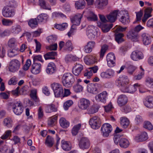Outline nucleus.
<instances>
[{"instance_id":"f257e3e1","label":"nucleus","mask_w":153,"mask_h":153,"mask_svg":"<svg viewBox=\"0 0 153 153\" xmlns=\"http://www.w3.org/2000/svg\"><path fill=\"white\" fill-rule=\"evenodd\" d=\"M74 81V75L69 73L65 74L62 79V82L63 86L66 88L71 87Z\"/></svg>"},{"instance_id":"f03ea898","label":"nucleus","mask_w":153,"mask_h":153,"mask_svg":"<svg viewBox=\"0 0 153 153\" xmlns=\"http://www.w3.org/2000/svg\"><path fill=\"white\" fill-rule=\"evenodd\" d=\"M56 97H58L62 96L63 90L62 85L58 83L54 82L51 85Z\"/></svg>"},{"instance_id":"7ed1b4c3","label":"nucleus","mask_w":153,"mask_h":153,"mask_svg":"<svg viewBox=\"0 0 153 153\" xmlns=\"http://www.w3.org/2000/svg\"><path fill=\"white\" fill-rule=\"evenodd\" d=\"M21 65L20 62L16 59L11 60L10 62L8 67L9 71L14 73L18 71Z\"/></svg>"},{"instance_id":"20e7f679","label":"nucleus","mask_w":153,"mask_h":153,"mask_svg":"<svg viewBox=\"0 0 153 153\" xmlns=\"http://www.w3.org/2000/svg\"><path fill=\"white\" fill-rule=\"evenodd\" d=\"M12 108L14 113L16 115H20L23 112L24 107L22 104L19 101L12 105Z\"/></svg>"},{"instance_id":"39448f33","label":"nucleus","mask_w":153,"mask_h":153,"mask_svg":"<svg viewBox=\"0 0 153 153\" xmlns=\"http://www.w3.org/2000/svg\"><path fill=\"white\" fill-rule=\"evenodd\" d=\"M15 13L14 10L8 6L4 7L2 10V14L5 17H13L14 16Z\"/></svg>"},{"instance_id":"423d86ee","label":"nucleus","mask_w":153,"mask_h":153,"mask_svg":"<svg viewBox=\"0 0 153 153\" xmlns=\"http://www.w3.org/2000/svg\"><path fill=\"white\" fill-rule=\"evenodd\" d=\"M101 122L100 118L97 116H94L91 118L89 124L91 128L94 129H98L100 126Z\"/></svg>"},{"instance_id":"0eeeda50","label":"nucleus","mask_w":153,"mask_h":153,"mask_svg":"<svg viewBox=\"0 0 153 153\" xmlns=\"http://www.w3.org/2000/svg\"><path fill=\"white\" fill-rule=\"evenodd\" d=\"M100 85L97 83H91L88 85L87 90L88 92L96 94L100 92Z\"/></svg>"},{"instance_id":"6e6552de","label":"nucleus","mask_w":153,"mask_h":153,"mask_svg":"<svg viewBox=\"0 0 153 153\" xmlns=\"http://www.w3.org/2000/svg\"><path fill=\"white\" fill-rule=\"evenodd\" d=\"M90 146V141L87 137H82L79 141V146L80 149L83 150L88 149Z\"/></svg>"},{"instance_id":"1a4fd4ad","label":"nucleus","mask_w":153,"mask_h":153,"mask_svg":"<svg viewBox=\"0 0 153 153\" xmlns=\"http://www.w3.org/2000/svg\"><path fill=\"white\" fill-rule=\"evenodd\" d=\"M112 130L111 126L109 123L104 124L101 128V131L103 136L107 137Z\"/></svg>"},{"instance_id":"9d476101","label":"nucleus","mask_w":153,"mask_h":153,"mask_svg":"<svg viewBox=\"0 0 153 153\" xmlns=\"http://www.w3.org/2000/svg\"><path fill=\"white\" fill-rule=\"evenodd\" d=\"M83 68L84 67L82 64L76 62L72 68V73L75 76H78L80 74Z\"/></svg>"},{"instance_id":"9b49d317","label":"nucleus","mask_w":153,"mask_h":153,"mask_svg":"<svg viewBox=\"0 0 153 153\" xmlns=\"http://www.w3.org/2000/svg\"><path fill=\"white\" fill-rule=\"evenodd\" d=\"M114 75V71L111 69H109L105 71L102 72L100 75L102 78L106 79L112 78Z\"/></svg>"},{"instance_id":"f8f14e48","label":"nucleus","mask_w":153,"mask_h":153,"mask_svg":"<svg viewBox=\"0 0 153 153\" xmlns=\"http://www.w3.org/2000/svg\"><path fill=\"white\" fill-rule=\"evenodd\" d=\"M108 96V93L106 91H104L95 97V100L98 102H101L103 103L106 102Z\"/></svg>"},{"instance_id":"ddd939ff","label":"nucleus","mask_w":153,"mask_h":153,"mask_svg":"<svg viewBox=\"0 0 153 153\" xmlns=\"http://www.w3.org/2000/svg\"><path fill=\"white\" fill-rule=\"evenodd\" d=\"M106 59L108 66L112 67L115 65V57L113 53H108L106 56Z\"/></svg>"},{"instance_id":"4468645a","label":"nucleus","mask_w":153,"mask_h":153,"mask_svg":"<svg viewBox=\"0 0 153 153\" xmlns=\"http://www.w3.org/2000/svg\"><path fill=\"white\" fill-rule=\"evenodd\" d=\"M144 27L141 25H139L136 26L134 28V30H131V35L132 37V40L133 41H137V32L143 29Z\"/></svg>"},{"instance_id":"2eb2a0df","label":"nucleus","mask_w":153,"mask_h":153,"mask_svg":"<svg viewBox=\"0 0 153 153\" xmlns=\"http://www.w3.org/2000/svg\"><path fill=\"white\" fill-rule=\"evenodd\" d=\"M56 71V68L54 63L50 62L48 64L46 69V72L48 74L51 75L54 74Z\"/></svg>"},{"instance_id":"dca6fc26","label":"nucleus","mask_w":153,"mask_h":153,"mask_svg":"<svg viewBox=\"0 0 153 153\" xmlns=\"http://www.w3.org/2000/svg\"><path fill=\"white\" fill-rule=\"evenodd\" d=\"M131 57L132 60L136 61L142 59L143 58V55L141 52L136 51L132 53Z\"/></svg>"},{"instance_id":"f3484780","label":"nucleus","mask_w":153,"mask_h":153,"mask_svg":"<svg viewBox=\"0 0 153 153\" xmlns=\"http://www.w3.org/2000/svg\"><path fill=\"white\" fill-rule=\"evenodd\" d=\"M142 41L143 44L145 45L150 44L152 42L151 36L147 33H143L141 35Z\"/></svg>"},{"instance_id":"a211bd4d","label":"nucleus","mask_w":153,"mask_h":153,"mask_svg":"<svg viewBox=\"0 0 153 153\" xmlns=\"http://www.w3.org/2000/svg\"><path fill=\"white\" fill-rule=\"evenodd\" d=\"M152 9L151 7H148L145 9L144 10V14L142 19V22L143 23H145L147 20L152 16L151 13Z\"/></svg>"},{"instance_id":"6ab92c4d","label":"nucleus","mask_w":153,"mask_h":153,"mask_svg":"<svg viewBox=\"0 0 153 153\" xmlns=\"http://www.w3.org/2000/svg\"><path fill=\"white\" fill-rule=\"evenodd\" d=\"M90 100L85 98H83L80 100L79 108L82 110L86 109L90 105Z\"/></svg>"},{"instance_id":"aec40b11","label":"nucleus","mask_w":153,"mask_h":153,"mask_svg":"<svg viewBox=\"0 0 153 153\" xmlns=\"http://www.w3.org/2000/svg\"><path fill=\"white\" fill-rule=\"evenodd\" d=\"M82 17V14L80 13H77L74 16L71 17V21L74 24L78 25L80 23Z\"/></svg>"},{"instance_id":"412c9836","label":"nucleus","mask_w":153,"mask_h":153,"mask_svg":"<svg viewBox=\"0 0 153 153\" xmlns=\"http://www.w3.org/2000/svg\"><path fill=\"white\" fill-rule=\"evenodd\" d=\"M129 80L128 77L123 75L120 77L116 81L117 85L118 86L124 84L128 83Z\"/></svg>"},{"instance_id":"4be33fe9","label":"nucleus","mask_w":153,"mask_h":153,"mask_svg":"<svg viewBox=\"0 0 153 153\" xmlns=\"http://www.w3.org/2000/svg\"><path fill=\"white\" fill-rule=\"evenodd\" d=\"M120 12L117 10H115L107 16L108 21L111 22H114L117 19V16Z\"/></svg>"},{"instance_id":"5701e85b","label":"nucleus","mask_w":153,"mask_h":153,"mask_svg":"<svg viewBox=\"0 0 153 153\" xmlns=\"http://www.w3.org/2000/svg\"><path fill=\"white\" fill-rule=\"evenodd\" d=\"M108 4V0H96L95 5L97 8L103 9Z\"/></svg>"},{"instance_id":"b1692460","label":"nucleus","mask_w":153,"mask_h":153,"mask_svg":"<svg viewBox=\"0 0 153 153\" xmlns=\"http://www.w3.org/2000/svg\"><path fill=\"white\" fill-rule=\"evenodd\" d=\"M128 102V98L124 94L119 95L117 98V103L120 106H123L126 105Z\"/></svg>"},{"instance_id":"393cba45","label":"nucleus","mask_w":153,"mask_h":153,"mask_svg":"<svg viewBox=\"0 0 153 153\" xmlns=\"http://www.w3.org/2000/svg\"><path fill=\"white\" fill-rule=\"evenodd\" d=\"M41 65L40 63L34 62L31 66V72L33 74H36L40 71Z\"/></svg>"},{"instance_id":"a878e982","label":"nucleus","mask_w":153,"mask_h":153,"mask_svg":"<svg viewBox=\"0 0 153 153\" xmlns=\"http://www.w3.org/2000/svg\"><path fill=\"white\" fill-rule=\"evenodd\" d=\"M148 139L147 134L146 132L137 134L135 137V140L137 142H140L146 140Z\"/></svg>"},{"instance_id":"bb28decb","label":"nucleus","mask_w":153,"mask_h":153,"mask_svg":"<svg viewBox=\"0 0 153 153\" xmlns=\"http://www.w3.org/2000/svg\"><path fill=\"white\" fill-rule=\"evenodd\" d=\"M145 105L148 108H151L153 107V97L147 96L143 101Z\"/></svg>"},{"instance_id":"cd10ccee","label":"nucleus","mask_w":153,"mask_h":153,"mask_svg":"<svg viewBox=\"0 0 153 153\" xmlns=\"http://www.w3.org/2000/svg\"><path fill=\"white\" fill-rule=\"evenodd\" d=\"M101 23L97 22V26L101 28L102 31L104 33L108 32L112 27V25L111 24L108 25L106 23L102 24Z\"/></svg>"},{"instance_id":"c85d7f7f","label":"nucleus","mask_w":153,"mask_h":153,"mask_svg":"<svg viewBox=\"0 0 153 153\" xmlns=\"http://www.w3.org/2000/svg\"><path fill=\"white\" fill-rule=\"evenodd\" d=\"M39 4L41 8L44 10H51L50 5L46 2V0H39Z\"/></svg>"},{"instance_id":"c756f323","label":"nucleus","mask_w":153,"mask_h":153,"mask_svg":"<svg viewBox=\"0 0 153 153\" xmlns=\"http://www.w3.org/2000/svg\"><path fill=\"white\" fill-rule=\"evenodd\" d=\"M84 62L87 65L93 64L96 62L95 57L92 55H87L84 58Z\"/></svg>"},{"instance_id":"7c9ffc66","label":"nucleus","mask_w":153,"mask_h":153,"mask_svg":"<svg viewBox=\"0 0 153 153\" xmlns=\"http://www.w3.org/2000/svg\"><path fill=\"white\" fill-rule=\"evenodd\" d=\"M45 111L46 113H51L52 112L56 111H57V109L54 105L51 104L47 105L45 108Z\"/></svg>"},{"instance_id":"2f4dec72","label":"nucleus","mask_w":153,"mask_h":153,"mask_svg":"<svg viewBox=\"0 0 153 153\" xmlns=\"http://www.w3.org/2000/svg\"><path fill=\"white\" fill-rule=\"evenodd\" d=\"M119 143L120 146L124 148H127L130 144L128 140L125 138H121L119 141Z\"/></svg>"},{"instance_id":"473e14b6","label":"nucleus","mask_w":153,"mask_h":153,"mask_svg":"<svg viewBox=\"0 0 153 153\" xmlns=\"http://www.w3.org/2000/svg\"><path fill=\"white\" fill-rule=\"evenodd\" d=\"M75 5L77 9H82L85 7V0H79L75 2Z\"/></svg>"},{"instance_id":"72a5a7b5","label":"nucleus","mask_w":153,"mask_h":153,"mask_svg":"<svg viewBox=\"0 0 153 153\" xmlns=\"http://www.w3.org/2000/svg\"><path fill=\"white\" fill-rule=\"evenodd\" d=\"M54 143V140L53 138L49 135L47 136L45 141V144L49 147H52Z\"/></svg>"},{"instance_id":"f704fd0d","label":"nucleus","mask_w":153,"mask_h":153,"mask_svg":"<svg viewBox=\"0 0 153 153\" xmlns=\"http://www.w3.org/2000/svg\"><path fill=\"white\" fill-rule=\"evenodd\" d=\"M61 143L62 148L64 150L68 151L71 149V146L69 142L62 140Z\"/></svg>"},{"instance_id":"c9c22d12","label":"nucleus","mask_w":153,"mask_h":153,"mask_svg":"<svg viewBox=\"0 0 153 153\" xmlns=\"http://www.w3.org/2000/svg\"><path fill=\"white\" fill-rule=\"evenodd\" d=\"M57 55L56 52L55 51H51L49 52L44 55L45 60L48 59H55L54 56Z\"/></svg>"},{"instance_id":"e433bc0d","label":"nucleus","mask_w":153,"mask_h":153,"mask_svg":"<svg viewBox=\"0 0 153 153\" xmlns=\"http://www.w3.org/2000/svg\"><path fill=\"white\" fill-rule=\"evenodd\" d=\"M99 107L96 105H93L88 108L87 110L88 113L89 114H93L98 111Z\"/></svg>"},{"instance_id":"4c0bfd02","label":"nucleus","mask_w":153,"mask_h":153,"mask_svg":"<svg viewBox=\"0 0 153 153\" xmlns=\"http://www.w3.org/2000/svg\"><path fill=\"white\" fill-rule=\"evenodd\" d=\"M59 123L61 126L63 128H66L69 126L70 123L64 118L62 117L59 120Z\"/></svg>"},{"instance_id":"58836bf2","label":"nucleus","mask_w":153,"mask_h":153,"mask_svg":"<svg viewBox=\"0 0 153 153\" xmlns=\"http://www.w3.org/2000/svg\"><path fill=\"white\" fill-rule=\"evenodd\" d=\"M7 45L10 48H13L15 47L17 45V39L13 37L10 39L8 42Z\"/></svg>"},{"instance_id":"ea45409f","label":"nucleus","mask_w":153,"mask_h":153,"mask_svg":"<svg viewBox=\"0 0 153 153\" xmlns=\"http://www.w3.org/2000/svg\"><path fill=\"white\" fill-rule=\"evenodd\" d=\"M124 34L121 33H116L115 34V39L116 41L119 44L120 43L124 41L123 37Z\"/></svg>"},{"instance_id":"a19ab883","label":"nucleus","mask_w":153,"mask_h":153,"mask_svg":"<svg viewBox=\"0 0 153 153\" xmlns=\"http://www.w3.org/2000/svg\"><path fill=\"white\" fill-rule=\"evenodd\" d=\"M120 120L121 126L124 128H126L129 124L128 119L126 117H122L120 118Z\"/></svg>"},{"instance_id":"79ce46f5","label":"nucleus","mask_w":153,"mask_h":153,"mask_svg":"<svg viewBox=\"0 0 153 153\" xmlns=\"http://www.w3.org/2000/svg\"><path fill=\"white\" fill-rule=\"evenodd\" d=\"M140 86V85L138 83L135 84L133 86H128V91L127 93H133L136 91L137 88H139Z\"/></svg>"},{"instance_id":"37998d69","label":"nucleus","mask_w":153,"mask_h":153,"mask_svg":"<svg viewBox=\"0 0 153 153\" xmlns=\"http://www.w3.org/2000/svg\"><path fill=\"white\" fill-rule=\"evenodd\" d=\"M28 25L32 28L36 27L38 25V22L36 19H32L28 22Z\"/></svg>"},{"instance_id":"c03bdc74","label":"nucleus","mask_w":153,"mask_h":153,"mask_svg":"<svg viewBox=\"0 0 153 153\" xmlns=\"http://www.w3.org/2000/svg\"><path fill=\"white\" fill-rule=\"evenodd\" d=\"M4 125L8 128H11L13 126V121L10 118H5L4 120Z\"/></svg>"},{"instance_id":"a18cd8bd","label":"nucleus","mask_w":153,"mask_h":153,"mask_svg":"<svg viewBox=\"0 0 153 153\" xmlns=\"http://www.w3.org/2000/svg\"><path fill=\"white\" fill-rule=\"evenodd\" d=\"M87 19L89 21H95L97 20V17L93 12L90 11L88 13Z\"/></svg>"},{"instance_id":"49530a36","label":"nucleus","mask_w":153,"mask_h":153,"mask_svg":"<svg viewBox=\"0 0 153 153\" xmlns=\"http://www.w3.org/2000/svg\"><path fill=\"white\" fill-rule=\"evenodd\" d=\"M120 21L123 25L128 24L130 22V18L127 15L126 16H122L120 19Z\"/></svg>"},{"instance_id":"de8ad7c7","label":"nucleus","mask_w":153,"mask_h":153,"mask_svg":"<svg viewBox=\"0 0 153 153\" xmlns=\"http://www.w3.org/2000/svg\"><path fill=\"white\" fill-rule=\"evenodd\" d=\"M81 125L80 123L75 125L73 128L71 132L73 135H76L78 133L79 130L80 128Z\"/></svg>"},{"instance_id":"09e8293b","label":"nucleus","mask_w":153,"mask_h":153,"mask_svg":"<svg viewBox=\"0 0 153 153\" xmlns=\"http://www.w3.org/2000/svg\"><path fill=\"white\" fill-rule=\"evenodd\" d=\"M108 48V47L106 45H103L101 47L100 51L99 53L100 58H102L103 57Z\"/></svg>"},{"instance_id":"8fccbe9b","label":"nucleus","mask_w":153,"mask_h":153,"mask_svg":"<svg viewBox=\"0 0 153 153\" xmlns=\"http://www.w3.org/2000/svg\"><path fill=\"white\" fill-rule=\"evenodd\" d=\"M48 18V16L46 14L42 13L40 14L37 18L39 22H42L46 21Z\"/></svg>"},{"instance_id":"3c124183","label":"nucleus","mask_w":153,"mask_h":153,"mask_svg":"<svg viewBox=\"0 0 153 153\" xmlns=\"http://www.w3.org/2000/svg\"><path fill=\"white\" fill-rule=\"evenodd\" d=\"M143 127L144 128L149 130H152L153 129V126L149 121H145L143 124Z\"/></svg>"},{"instance_id":"603ef678","label":"nucleus","mask_w":153,"mask_h":153,"mask_svg":"<svg viewBox=\"0 0 153 153\" xmlns=\"http://www.w3.org/2000/svg\"><path fill=\"white\" fill-rule=\"evenodd\" d=\"M22 30L21 27L19 25H17L13 27L11 30L12 32L14 34H18Z\"/></svg>"},{"instance_id":"864d4df0","label":"nucleus","mask_w":153,"mask_h":153,"mask_svg":"<svg viewBox=\"0 0 153 153\" xmlns=\"http://www.w3.org/2000/svg\"><path fill=\"white\" fill-rule=\"evenodd\" d=\"M127 68L128 73L130 74H132L136 69L137 68L133 65H128Z\"/></svg>"},{"instance_id":"5fc2aeb1","label":"nucleus","mask_w":153,"mask_h":153,"mask_svg":"<svg viewBox=\"0 0 153 153\" xmlns=\"http://www.w3.org/2000/svg\"><path fill=\"white\" fill-rule=\"evenodd\" d=\"M68 25L67 23H63L62 24H58L55 25V27L61 30H63L65 29L68 27Z\"/></svg>"},{"instance_id":"6e6d98bb","label":"nucleus","mask_w":153,"mask_h":153,"mask_svg":"<svg viewBox=\"0 0 153 153\" xmlns=\"http://www.w3.org/2000/svg\"><path fill=\"white\" fill-rule=\"evenodd\" d=\"M128 83L124 84L122 85L118 86L121 91L123 93H127L128 91Z\"/></svg>"},{"instance_id":"4d7b16f0","label":"nucleus","mask_w":153,"mask_h":153,"mask_svg":"<svg viewBox=\"0 0 153 153\" xmlns=\"http://www.w3.org/2000/svg\"><path fill=\"white\" fill-rule=\"evenodd\" d=\"M57 116H55L52 118H51L48 121V125L53 126L54 125L57 119Z\"/></svg>"},{"instance_id":"13d9d810","label":"nucleus","mask_w":153,"mask_h":153,"mask_svg":"<svg viewBox=\"0 0 153 153\" xmlns=\"http://www.w3.org/2000/svg\"><path fill=\"white\" fill-rule=\"evenodd\" d=\"M64 48L65 50L68 51H71L72 50V46L71 41L68 40L64 45Z\"/></svg>"},{"instance_id":"bf43d9fd","label":"nucleus","mask_w":153,"mask_h":153,"mask_svg":"<svg viewBox=\"0 0 153 153\" xmlns=\"http://www.w3.org/2000/svg\"><path fill=\"white\" fill-rule=\"evenodd\" d=\"M73 103L72 100H68L65 102L64 104L63 107L65 110H67Z\"/></svg>"},{"instance_id":"052dcab7","label":"nucleus","mask_w":153,"mask_h":153,"mask_svg":"<svg viewBox=\"0 0 153 153\" xmlns=\"http://www.w3.org/2000/svg\"><path fill=\"white\" fill-rule=\"evenodd\" d=\"M31 97L35 102H37L38 100L36 96V90H33L31 91L30 94Z\"/></svg>"},{"instance_id":"680f3d73","label":"nucleus","mask_w":153,"mask_h":153,"mask_svg":"<svg viewBox=\"0 0 153 153\" xmlns=\"http://www.w3.org/2000/svg\"><path fill=\"white\" fill-rule=\"evenodd\" d=\"M3 25L5 26H9L12 24L13 22L12 20L7 19H3L2 20Z\"/></svg>"},{"instance_id":"e2e57ef3","label":"nucleus","mask_w":153,"mask_h":153,"mask_svg":"<svg viewBox=\"0 0 153 153\" xmlns=\"http://www.w3.org/2000/svg\"><path fill=\"white\" fill-rule=\"evenodd\" d=\"M73 88L74 91L77 93L82 91L83 89L82 86L79 84L75 85Z\"/></svg>"},{"instance_id":"0e129e2a","label":"nucleus","mask_w":153,"mask_h":153,"mask_svg":"<svg viewBox=\"0 0 153 153\" xmlns=\"http://www.w3.org/2000/svg\"><path fill=\"white\" fill-rule=\"evenodd\" d=\"M136 13L137 21H140L143 14V11L142 10H140L139 12H136Z\"/></svg>"},{"instance_id":"69168bd1","label":"nucleus","mask_w":153,"mask_h":153,"mask_svg":"<svg viewBox=\"0 0 153 153\" xmlns=\"http://www.w3.org/2000/svg\"><path fill=\"white\" fill-rule=\"evenodd\" d=\"M140 67L141 69L143 71L141 72V73H140L137 75L134 76V79L135 80L140 79L144 75V70L141 68V67Z\"/></svg>"},{"instance_id":"338daca9","label":"nucleus","mask_w":153,"mask_h":153,"mask_svg":"<svg viewBox=\"0 0 153 153\" xmlns=\"http://www.w3.org/2000/svg\"><path fill=\"white\" fill-rule=\"evenodd\" d=\"M52 16L53 18H56L57 17H65L66 16L61 13L54 12L52 13Z\"/></svg>"},{"instance_id":"774afa93","label":"nucleus","mask_w":153,"mask_h":153,"mask_svg":"<svg viewBox=\"0 0 153 153\" xmlns=\"http://www.w3.org/2000/svg\"><path fill=\"white\" fill-rule=\"evenodd\" d=\"M93 73L90 69H87L85 70L84 75L85 76H87L88 78H90L91 76H92Z\"/></svg>"}]
</instances>
